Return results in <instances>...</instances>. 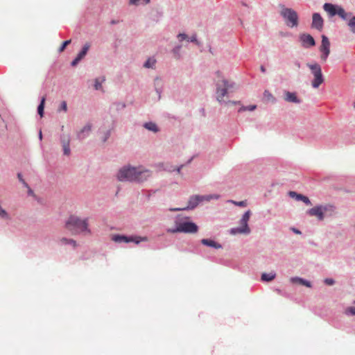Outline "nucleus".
I'll list each match as a JSON object with an SVG mask.
<instances>
[{
    "label": "nucleus",
    "mask_w": 355,
    "mask_h": 355,
    "mask_svg": "<svg viewBox=\"0 0 355 355\" xmlns=\"http://www.w3.org/2000/svg\"><path fill=\"white\" fill-rule=\"evenodd\" d=\"M0 218L4 220H10V217L8 214V213L2 208V207L0 205Z\"/></svg>",
    "instance_id": "27"
},
{
    "label": "nucleus",
    "mask_w": 355,
    "mask_h": 355,
    "mask_svg": "<svg viewBox=\"0 0 355 355\" xmlns=\"http://www.w3.org/2000/svg\"><path fill=\"white\" fill-rule=\"evenodd\" d=\"M151 175L148 170H142L141 168L124 166L121 168L117 175L119 181L143 182Z\"/></svg>",
    "instance_id": "2"
},
{
    "label": "nucleus",
    "mask_w": 355,
    "mask_h": 355,
    "mask_svg": "<svg viewBox=\"0 0 355 355\" xmlns=\"http://www.w3.org/2000/svg\"><path fill=\"white\" fill-rule=\"evenodd\" d=\"M335 211V207L331 205H320L313 207L307 211V214L315 216L319 220H323L325 216H331Z\"/></svg>",
    "instance_id": "5"
},
{
    "label": "nucleus",
    "mask_w": 355,
    "mask_h": 355,
    "mask_svg": "<svg viewBox=\"0 0 355 355\" xmlns=\"http://www.w3.org/2000/svg\"><path fill=\"white\" fill-rule=\"evenodd\" d=\"M155 64V60L153 58H149L144 64V67L146 68H153Z\"/></svg>",
    "instance_id": "29"
},
{
    "label": "nucleus",
    "mask_w": 355,
    "mask_h": 355,
    "mask_svg": "<svg viewBox=\"0 0 355 355\" xmlns=\"http://www.w3.org/2000/svg\"><path fill=\"white\" fill-rule=\"evenodd\" d=\"M284 100L287 102L300 103L301 101L297 97L295 93L285 92Z\"/></svg>",
    "instance_id": "17"
},
{
    "label": "nucleus",
    "mask_w": 355,
    "mask_h": 355,
    "mask_svg": "<svg viewBox=\"0 0 355 355\" xmlns=\"http://www.w3.org/2000/svg\"><path fill=\"white\" fill-rule=\"evenodd\" d=\"M263 96L264 97L268 100V101H274V97L267 90H266L263 93Z\"/></svg>",
    "instance_id": "31"
},
{
    "label": "nucleus",
    "mask_w": 355,
    "mask_h": 355,
    "mask_svg": "<svg viewBox=\"0 0 355 355\" xmlns=\"http://www.w3.org/2000/svg\"><path fill=\"white\" fill-rule=\"evenodd\" d=\"M45 101H46V97L43 96L42 98L41 102L37 107L38 114H40V116L41 117L43 116Z\"/></svg>",
    "instance_id": "24"
},
{
    "label": "nucleus",
    "mask_w": 355,
    "mask_h": 355,
    "mask_svg": "<svg viewBox=\"0 0 355 355\" xmlns=\"http://www.w3.org/2000/svg\"><path fill=\"white\" fill-rule=\"evenodd\" d=\"M201 243L205 245L212 247L216 249H219V248H221V247H222L221 245H220L219 243L215 242L213 240H210V239H203L201 240Z\"/></svg>",
    "instance_id": "20"
},
{
    "label": "nucleus",
    "mask_w": 355,
    "mask_h": 355,
    "mask_svg": "<svg viewBox=\"0 0 355 355\" xmlns=\"http://www.w3.org/2000/svg\"><path fill=\"white\" fill-rule=\"evenodd\" d=\"M89 47H90V44L89 43L85 44L84 45V46L83 47L82 51L78 54V56L79 58H80L81 59H83L85 57V55L87 54Z\"/></svg>",
    "instance_id": "25"
},
{
    "label": "nucleus",
    "mask_w": 355,
    "mask_h": 355,
    "mask_svg": "<svg viewBox=\"0 0 355 355\" xmlns=\"http://www.w3.org/2000/svg\"><path fill=\"white\" fill-rule=\"evenodd\" d=\"M280 15L284 19L286 24L291 28L298 26V15L296 11L292 8H282Z\"/></svg>",
    "instance_id": "6"
},
{
    "label": "nucleus",
    "mask_w": 355,
    "mask_h": 355,
    "mask_svg": "<svg viewBox=\"0 0 355 355\" xmlns=\"http://www.w3.org/2000/svg\"><path fill=\"white\" fill-rule=\"evenodd\" d=\"M311 26L318 31H321L322 29L323 19L319 13L313 14Z\"/></svg>",
    "instance_id": "14"
},
{
    "label": "nucleus",
    "mask_w": 355,
    "mask_h": 355,
    "mask_svg": "<svg viewBox=\"0 0 355 355\" xmlns=\"http://www.w3.org/2000/svg\"><path fill=\"white\" fill-rule=\"evenodd\" d=\"M324 283L327 284V285H329V286H332L334 284L335 282L333 279H331V278H327L324 279Z\"/></svg>",
    "instance_id": "35"
},
{
    "label": "nucleus",
    "mask_w": 355,
    "mask_h": 355,
    "mask_svg": "<svg viewBox=\"0 0 355 355\" xmlns=\"http://www.w3.org/2000/svg\"><path fill=\"white\" fill-rule=\"evenodd\" d=\"M299 279H302V278L299 277H294L291 279V282L293 283H299Z\"/></svg>",
    "instance_id": "40"
},
{
    "label": "nucleus",
    "mask_w": 355,
    "mask_h": 355,
    "mask_svg": "<svg viewBox=\"0 0 355 355\" xmlns=\"http://www.w3.org/2000/svg\"><path fill=\"white\" fill-rule=\"evenodd\" d=\"M354 107H355V103H354Z\"/></svg>",
    "instance_id": "47"
},
{
    "label": "nucleus",
    "mask_w": 355,
    "mask_h": 355,
    "mask_svg": "<svg viewBox=\"0 0 355 355\" xmlns=\"http://www.w3.org/2000/svg\"><path fill=\"white\" fill-rule=\"evenodd\" d=\"M218 80L216 83V99L219 103H225V105L228 104H239V101H225L224 98L227 96L230 93L234 92L236 89V85L234 82L229 81L224 78L220 71L216 73Z\"/></svg>",
    "instance_id": "1"
},
{
    "label": "nucleus",
    "mask_w": 355,
    "mask_h": 355,
    "mask_svg": "<svg viewBox=\"0 0 355 355\" xmlns=\"http://www.w3.org/2000/svg\"><path fill=\"white\" fill-rule=\"evenodd\" d=\"M81 60L82 59L77 55V57L72 61L71 65L76 66Z\"/></svg>",
    "instance_id": "37"
},
{
    "label": "nucleus",
    "mask_w": 355,
    "mask_h": 355,
    "mask_svg": "<svg viewBox=\"0 0 355 355\" xmlns=\"http://www.w3.org/2000/svg\"><path fill=\"white\" fill-rule=\"evenodd\" d=\"M307 66L314 76V78L311 82L312 87L313 88L319 87V86L324 82L321 67L318 63L307 64Z\"/></svg>",
    "instance_id": "8"
},
{
    "label": "nucleus",
    "mask_w": 355,
    "mask_h": 355,
    "mask_svg": "<svg viewBox=\"0 0 355 355\" xmlns=\"http://www.w3.org/2000/svg\"><path fill=\"white\" fill-rule=\"evenodd\" d=\"M92 129V126L90 125H85L80 131H79L77 134V137L79 139H84L86 136L89 135Z\"/></svg>",
    "instance_id": "19"
},
{
    "label": "nucleus",
    "mask_w": 355,
    "mask_h": 355,
    "mask_svg": "<svg viewBox=\"0 0 355 355\" xmlns=\"http://www.w3.org/2000/svg\"><path fill=\"white\" fill-rule=\"evenodd\" d=\"M178 40L182 42L183 40H187V42L191 41V42H195L196 44H199L196 39V35H193L190 38H189L188 35L184 33H180L178 35Z\"/></svg>",
    "instance_id": "18"
},
{
    "label": "nucleus",
    "mask_w": 355,
    "mask_h": 355,
    "mask_svg": "<svg viewBox=\"0 0 355 355\" xmlns=\"http://www.w3.org/2000/svg\"><path fill=\"white\" fill-rule=\"evenodd\" d=\"M198 226L192 222H180L178 223H177L176 228L168 229L167 232L170 233H196L198 232Z\"/></svg>",
    "instance_id": "10"
},
{
    "label": "nucleus",
    "mask_w": 355,
    "mask_h": 355,
    "mask_svg": "<svg viewBox=\"0 0 355 355\" xmlns=\"http://www.w3.org/2000/svg\"><path fill=\"white\" fill-rule=\"evenodd\" d=\"M256 109V105H250L248 107H242L240 108L239 111H245V110H249V111H253Z\"/></svg>",
    "instance_id": "33"
},
{
    "label": "nucleus",
    "mask_w": 355,
    "mask_h": 355,
    "mask_svg": "<svg viewBox=\"0 0 355 355\" xmlns=\"http://www.w3.org/2000/svg\"><path fill=\"white\" fill-rule=\"evenodd\" d=\"M289 195L292 198H295L297 200H301L307 205H311V202L308 197L302 194H298L295 191H290Z\"/></svg>",
    "instance_id": "16"
},
{
    "label": "nucleus",
    "mask_w": 355,
    "mask_h": 355,
    "mask_svg": "<svg viewBox=\"0 0 355 355\" xmlns=\"http://www.w3.org/2000/svg\"><path fill=\"white\" fill-rule=\"evenodd\" d=\"M65 227L71 234H78L82 232H89L87 219H81L76 216H70L65 223Z\"/></svg>",
    "instance_id": "4"
},
{
    "label": "nucleus",
    "mask_w": 355,
    "mask_h": 355,
    "mask_svg": "<svg viewBox=\"0 0 355 355\" xmlns=\"http://www.w3.org/2000/svg\"><path fill=\"white\" fill-rule=\"evenodd\" d=\"M70 43H71V40H66V41H64V42L62 43V46L60 47V49H59V51H60V52L63 51L65 49V48L67 47V46L68 44H69Z\"/></svg>",
    "instance_id": "32"
},
{
    "label": "nucleus",
    "mask_w": 355,
    "mask_h": 355,
    "mask_svg": "<svg viewBox=\"0 0 355 355\" xmlns=\"http://www.w3.org/2000/svg\"><path fill=\"white\" fill-rule=\"evenodd\" d=\"M275 277V274L272 272L270 273H263L261 275V280L266 282H270L274 279Z\"/></svg>",
    "instance_id": "23"
},
{
    "label": "nucleus",
    "mask_w": 355,
    "mask_h": 355,
    "mask_svg": "<svg viewBox=\"0 0 355 355\" xmlns=\"http://www.w3.org/2000/svg\"><path fill=\"white\" fill-rule=\"evenodd\" d=\"M150 0H130L129 3L130 5L138 6L139 4H147Z\"/></svg>",
    "instance_id": "26"
},
{
    "label": "nucleus",
    "mask_w": 355,
    "mask_h": 355,
    "mask_svg": "<svg viewBox=\"0 0 355 355\" xmlns=\"http://www.w3.org/2000/svg\"><path fill=\"white\" fill-rule=\"evenodd\" d=\"M61 143L64 151V155H69L70 154V137L69 135H63L61 136Z\"/></svg>",
    "instance_id": "15"
},
{
    "label": "nucleus",
    "mask_w": 355,
    "mask_h": 355,
    "mask_svg": "<svg viewBox=\"0 0 355 355\" xmlns=\"http://www.w3.org/2000/svg\"><path fill=\"white\" fill-rule=\"evenodd\" d=\"M110 136V132H107L105 138L103 139V141L105 142Z\"/></svg>",
    "instance_id": "42"
},
{
    "label": "nucleus",
    "mask_w": 355,
    "mask_h": 355,
    "mask_svg": "<svg viewBox=\"0 0 355 355\" xmlns=\"http://www.w3.org/2000/svg\"><path fill=\"white\" fill-rule=\"evenodd\" d=\"M218 198V196L216 195H209V196H193L191 197L189 200V202H188V205L187 207H184V208H171L169 210L171 211H180V210H184V209H193L194 207H196L199 202L200 201H203V200H207V201H209L211 199H213V198H216L217 199Z\"/></svg>",
    "instance_id": "9"
},
{
    "label": "nucleus",
    "mask_w": 355,
    "mask_h": 355,
    "mask_svg": "<svg viewBox=\"0 0 355 355\" xmlns=\"http://www.w3.org/2000/svg\"><path fill=\"white\" fill-rule=\"evenodd\" d=\"M63 110L64 112H67V105L66 101H62L60 104V107L58 109V111Z\"/></svg>",
    "instance_id": "34"
},
{
    "label": "nucleus",
    "mask_w": 355,
    "mask_h": 355,
    "mask_svg": "<svg viewBox=\"0 0 355 355\" xmlns=\"http://www.w3.org/2000/svg\"><path fill=\"white\" fill-rule=\"evenodd\" d=\"M105 81V78H103L101 82H99V80L98 79H96V81H95V85H94V87H95V89L96 90H99V89H102V82Z\"/></svg>",
    "instance_id": "30"
},
{
    "label": "nucleus",
    "mask_w": 355,
    "mask_h": 355,
    "mask_svg": "<svg viewBox=\"0 0 355 355\" xmlns=\"http://www.w3.org/2000/svg\"><path fill=\"white\" fill-rule=\"evenodd\" d=\"M300 41L302 43V46L304 48H309L315 45L314 38L308 33H302L300 35Z\"/></svg>",
    "instance_id": "13"
},
{
    "label": "nucleus",
    "mask_w": 355,
    "mask_h": 355,
    "mask_svg": "<svg viewBox=\"0 0 355 355\" xmlns=\"http://www.w3.org/2000/svg\"><path fill=\"white\" fill-rule=\"evenodd\" d=\"M144 126L147 130H148L150 131H152V132H157L159 130L157 125L155 123H153V122L146 123H144Z\"/></svg>",
    "instance_id": "21"
},
{
    "label": "nucleus",
    "mask_w": 355,
    "mask_h": 355,
    "mask_svg": "<svg viewBox=\"0 0 355 355\" xmlns=\"http://www.w3.org/2000/svg\"><path fill=\"white\" fill-rule=\"evenodd\" d=\"M346 311L347 313H349L350 314L355 315V307H349Z\"/></svg>",
    "instance_id": "38"
},
{
    "label": "nucleus",
    "mask_w": 355,
    "mask_h": 355,
    "mask_svg": "<svg viewBox=\"0 0 355 355\" xmlns=\"http://www.w3.org/2000/svg\"><path fill=\"white\" fill-rule=\"evenodd\" d=\"M251 216L250 210H248L243 215L242 218L239 221L240 227L232 228L230 230V234L235 235L237 234H248L250 232V229L248 226V221Z\"/></svg>",
    "instance_id": "7"
},
{
    "label": "nucleus",
    "mask_w": 355,
    "mask_h": 355,
    "mask_svg": "<svg viewBox=\"0 0 355 355\" xmlns=\"http://www.w3.org/2000/svg\"><path fill=\"white\" fill-rule=\"evenodd\" d=\"M322 42L320 46V51L321 52L320 59L322 62H326L330 53V42L327 36L322 35Z\"/></svg>",
    "instance_id": "12"
},
{
    "label": "nucleus",
    "mask_w": 355,
    "mask_h": 355,
    "mask_svg": "<svg viewBox=\"0 0 355 355\" xmlns=\"http://www.w3.org/2000/svg\"><path fill=\"white\" fill-rule=\"evenodd\" d=\"M261 71L262 72H265V71H266V69H265V67H264L263 66H261Z\"/></svg>",
    "instance_id": "43"
},
{
    "label": "nucleus",
    "mask_w": 355,
    "mask_h": 355,
    "mask_svg": "<svg viewBox=\"0 0 355 355\" xmlns=\"http://www.w3.org/2000/svg\"><path fill=\"white\" fill-rule=\"evenodd\" d=\"M294 232L295 233H297V234H300V232L299 230H294Z\"/></svg>",
    "instance_id": "45"
},
{
    "label": "nucleus",
    "mask_w": 355,
    "mask_h": 355,
    "mask_svg": "<svg viewBox=\"0 0 355 355\" xmlns=\"http://www.w3.org/2000/svg\"><path fill=\"white\" fill-rule=\"evenodd\" d=\"M19 180L26 187H28V184L26 183L24 180L22 178L21 175L20 173H18L17 175Z\"/></svg>",
    "instance_id": "39"
},
{
    "label": "nucleus",
    "mask_w": 355,
    "mask_h": 355,
    "mask_svg": "<svg viewBox=\"0 0 355 355\" xmlns=\"http://www.w3.org/2000/svg\"><path fill=\"white\" fill-rule=\"evenodd\" d=\"M354 303H355V301H354Z\"/></svg>",
    "instance_id": "48"
},
{
    "label": "nucleus",
    "mask_w": 355,
    "mask_h": 355,
    "mask_svg": "<svg viewBox=\"0 0 355 355\" xmlns=\"http://www.w3.org/2000/svg\"><path fill=\"white\" fill-rule=\"evenodd\" d=\"M180 48L181 46H176L174 49H173V53H175V54H178L179 51L180 50Z\"/></svg>",
    "instance_id": "41"
},
{
    "label": "nucleus",
    "mask_w": 355,
    "mask_h": 355,
    "mask_svg": "<svg viewBox=\"0 0 355 355\" xmlns=\"http://www.w3.org/2000/svg\"><path fill=\"white\" fill-rule=\"evenodd\" d=\"M39 137H40V139H42V131H40Z\"/></svg>",
    "instance_id": "44"
},
{
    "label": "nucleus",
    "mask_w": 355,
    "mask_h": 355,
    "mask_svg": "<svg viewBox=\"0 0 355 355\" xmlns=\"http://www.w3.org/2000/svg\"><path fill=\"white\" fill-rule=\"evenodd\" d=\"M33 193V191L30 189L29 190V193Z\"/></svg>",
    "instance_id": "46"
},
{
    "label": "nucleus",
    "mask_w": 355,
    "mask_h": 355,
    "mask_svg": "<svg viewBox=\"0 0 355 355\" xmlns=\"http://www.w3.org/2000/svg\"><path fill=\"white\" fill-rule=\"evenodd\" d=\"M230 202L234 204V205H236V206H239V207H245L248 205V202L246 200H242V201H235V200H229Z\"/></svg>",
    "instance_id": "28"
},
{
    "label": "nucleus",
    "mask_w": 355,
    "mask_h": 355,
    "mask_svg": "<svg viewBox=\"0 0 355 355\" xmlns=\"http://www.w3.org/2000/svg\"><path fill=\"white\" fill-rule=\"evenodd\" d=\"M299 284L306 286L307 287H311V284L309 282H307L304 279H299Z\"/></svg>",
    "instance_id": "36"
},
{
    "label": "nucleus",
    "mask_w": 355,
    "mask_h": 355,
    "mask_svg": "<svg viewBox=\"0 0 355 355\" xmlns=\"http://www.w3.org/2000/svg\"><path fill=\"white\" fill-rule=\"evenodd\" d=\"M323 8L330 17L338 15L343 19L349 20L347 25L350 31L355 33V16L352 13L347 12L342 7L329 3H325Z\"/></svg>",
    "instance_id": "3"
},
{
    "label": "nucleus",
    "mask_w": 355,
    "mask_h": 355,
    "mask_svg": "<svg viewBox=\"0 0 355 355\" xmlns=\"http://www.w3.org/2000/svg\"><path fill=\"white\" fill-rule=\"evenodd\" d=\"M60 243L62 245H71L73 248L76 247V242L73 239L63 237L60 239Z\"/></svg>",
    "instance_id": "22"
},
{
    "label": "nucleus",
    "mask_w": 355,
    "mask_h": 355,
    "mask_svg": "<svg viewBox=\"0 0 355 355\" xmlns=\"http://www.w3.org/2000/svg\"><path fill=\"white\" fill-rule=\"evenodd\" d=\"M112 240L116 243H130L134 242L136 244L139 243L142 241H146V237L140 236H126L124 235L115 234L112 237Z\"/></svg>",
    "instance_id": "11"
}]
</instances>
